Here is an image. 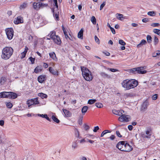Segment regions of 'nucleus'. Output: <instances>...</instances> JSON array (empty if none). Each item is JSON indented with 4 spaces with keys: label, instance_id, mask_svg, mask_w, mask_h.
Segmentation results:
<instances>
[{
    "label": "nucleus",
    "instance_id": "f257e3e1",
    "mask_svg": "<svg viewBox=\"0 0 160 160\" xmlns=\"http://www.w3.org/2000/svg\"><path fill=\"white\" fill-rule=\"evenodd\" d=\"M121 84L123 88L127 90L137 87L138 85V82L137 80L134 79H126L123 81Z\"/></svg>",
    "mask_w": 160,
    "mask_h": 160
},
{
    "label": "nucleus",
    "instance_id": "f03ea898",
    "mask_svg": "<svg viewBox=\"0 0 160 160\" xmlns=\"http://www.w3.org/2000/svg\"><path fill=\"white\" fill-rule=\"evenodd\" d=\"M13 52V50L11 47H6L2 50V58L4 59L7 60L10 58Z\"/></svg>",
    "mask_w": 160,
    "mask_h": 160
},
{
    "label": "nucleus",
    "instance_id": "7ed1b4c3",
    "mask_svg": "<svg viewBox=\"0 0 160 160\" xmlns=\"http://www.w3.org/2000/svg\"><path fill=\"white\" fill-rule=\"evenodd\" d=\"M82 74L84 78L87 81H91L93 77L91 72L87 68L81 67Z\"/></svg>",
    "mask_w": 160,
    "mask_h": 160
},
{
    "label": "nucleus",
    "instance_id": "20e7f679",
    "mask_svg": "<svg viewBox=\"0 0 160 160\" xmlns=\"http://www.w3.org/2000/svg\"><path fill=\"white\" fill-rule=\"evenodd\" d=\"M145 68V67H141L131 69L130 70V71L132 72L134 74H136L137 73L139 74H143L147 72V71L144 70Z\"/></svg>",
    "mask_w": 160,
    "mask_h": 160
},
{
    "label": "nucleus",
    "instance_id": "39448f33",
    "mask_svg": "<svg viewBox=\"0 0 160 160\" xmlns=\"http://www.w3.org/2000/svg\"><path fill=\"white\" fill-rule=\"evenodd\" d=\"M7 38L9 40H11L13 36V30L12 28H8L5 30Z\"/></svg>",
    "mask_w": 160,
    "mask_h": 160
},
{
    "label": "nucleus",
    "instance_id": "423d86ee",
    "mask_svg": "<svg viewBox=\"0 0 160 160\" xmlns=\"http://www.w3.org/2000/svg\"><path fill=\"white\" fill-rule=\"evenodd\" d=\"M6 94L7 98L14 99L17 97V94L12 92H7Z\"/></svg>",
    "mask_w": 160,
    "mask_h": 160
},
{
    "label": "nucleus",
    "instance_id": "0eeeda50",
    "mask_svg": "<svg viewBox=\"0 0 160 160\" xmlns=\"http://www.w3.org/2000/svg\"><path fill=\"white\" fill-rule=\"evenodd\" d=\"M130 116L122 115L119 118L118 120L121 122H128L129 121Z\"/></svg>",
    "mask_w": 160,
    "mask_h": 160
},
{
    "label": "nucleus",
    "instance_id": "6e6552de",
    "mask_svg": "<svg viewBox=\"0 0 160 160\" xmlns=\"http://www.w3.org/2000/svg\"><path fill=\"white\" fill-rule=\"evenodd\" d=\"M125 143V141H120L118 143L116 147L119 150L122 151V149H124Z\"/></svg>",
    "mask_w": 160,
    "mask_h": 160
},
{
    "label": "nucleus",
    "instance_id": "1a4fd4ad",
    "mask_svg": "<svg viewBox=\"0 0 160 160\" xmlns=\"http://www.w3.org/2000/svg\"><path fill=\"white\" fill-rule=\"evenodd\" d=\"M132 148L131 146L127 143H125L124 146V149H122V151L128 152L132 150Z\"/></svg>",
    "mask_w": 160,
    "mask_h": 160
},
{
    "label": "nucleus",
    "instance_id": "9d476101",
    "mask_svg": "<svg viewBox=\"0 0 160 160\" xmlns=\"http://www.w3.org/2000/svg\"><path fill=\"white\" fill-rule=\"evenodd\" d=\"M14 22L16 24L23 23V18L20 16H18L17 18H15Z\"/></svg>",
    "mask_w": 160,
    "mask_h": 160
},
{
    "label": "nucleus",
    "instance_id": "9b49d317",
    "mask_svg": "<svg viewBox=\"0 0 160 160\" xmlns=\"http://www.w3.org/2000/svg\"><path fill=\"white\" fill-rule=\"evenodd\" d=\"M151 135V132L150 130L146 131V134H141V136L143 138H150Z\"/></svg>",
    "mask_w": 160,
    "mask_h": 160
},
{
    "label": "nucleus",
    "instance_id": "f8f14e48",
    "mask_svg": "<svg viewBox=\"0 0 160 160\" xmlns=\"http://www.w3.org/2000/svg\"><path fill=\"white\" fill-rule=\"evenodd\" d=\"M53 40L54 42L58 45H60L61 43V39L59 37L58 35H57Z\"/></svg>",
    "mask_w": 160,
    "mask_h": 160
},
{
    "label": "nucleus",
    "instance_id": "ddd939ff",
    "mask_svg": "<svg viewBox=\"0 0 160 160\" xmlns=\"http://www.w3.org/2000/svg\"><path fill=\"white\" fill-rule=\"evenodd\" d=\"M78 140H75L72 142V150H75L78 148Z\"/></svg>",
    "mask_w": 160,
    "mask_h": 160
},
{
    "label": "nucleus",
    "instance_id": "4468645a",
    "mask_svg": "<svg viewBox=\"0 0 160 160\" xmlns=\"http://www.w3.org/2000/svg\"><path fill=\"white\" fill-rule=\"evenodd\" d=\"M149 103L147 100H146L143 103L142 105V110L145 111L147 109V107Z\"/></svg>",
    "mask_w": 160,
    "mask_h": 160
},
{
    "label": "nucleus",
    "instance_id": "2eb2a0df",
    "mask_svg": "<svg viewBox=\"0 0 160 160\" xmlns=\"http://www.w3.org/2000/svg\"><path fill=\"white\" fill-rule=\"evenodd\" d=\"M62 110L66 117H69L71 116L72 113L68 110L64 108L62 109Z\"/></svg>",
    "mask_w": 160,
    "mask_h": 160
},
{
    "label": "nucleus",
    "instance_id": "dca6fc26",
    "mask_svg": "<svg viewBox=\"0 0 160 160\" xmlns=\"http://www.w3.org/2000/svg\"><path fill=\"white\" fill-rule=\"evenodd\" d=\"M112 112L114 114L118 116H122V113L124 112V111L122 110L120 111H117L114 110L112 111Z\"/></svg>",
    "mask_w": 160,
    "mask_h": 160
},
{
    "label": "nucleus",
    "instance_id": "f3484780",
    "mask_svg": "<svg viewBox=\"0 0 160 160\" xmlns=\"http://www.w3.org/2000/svg\"><path fill=\"white\" fill-rule=\"evenodd\" d=\"M48 69L50 72L53 75H58V72L56 70L52 68L51 67H49Z\"/></svg>",
    "mask_w": 160,
    "mask_h": 160
},
{
    "label": "nucleus",
    "instance_id": "a211bd4d",
    "mask_svg": "<svg viewBox=\"0 0 160 160\" xmlns=\"http://www.w3.org/2000/svg\"><path fill=\"white\" fill-rule=\"evenodd\" d=\"M56 36V32L55 31H52L47 36L50 37L51 39H53Z\"/></svg>",
    "mask_w": 160,
    "mask_h": 160
},
{
    "label": "nucleus",
    "instance_id": "6ab92c4d",
    "mask_svg": "<svg viewBox=\"0 0 160 160\" xmlns=\"http://www.w3.org/2000/svg\"><path fill=\"white\" fill-rule=\"evenodd\" d=\"M45 80V76L43 75H40L38 78V81L40 83H42Z\"/></svg>",
    "mask_w": 160,
    "mask_h": 160
},
{
    "label": "nucleus",
    "instance_id": "aec40b11",
    "mask_svg": "<svg viewBox=\"0 0 160 160\" xmlns=\"http://www.w3.org/2000/svg\"><path fill=\"white\" fill-rule=\"evenodd\" d=\"M33 7L36 10H39L40 8L39 3L34 2L33 4Z\"/></svg>",
    "mask_w": 160,
    "mask_h": 160
},
{
    "label": "nucleus",
    "instance_id": "412c9836",
    "mask_svg": "<svg viewBox=\"0 0 160 160\" xmlns=\"http://www.w3.org/2000/svg\"><path fill=\"white\" fill-rule=\"evenodd\" d=\"M49 55L50 56V57L54 60L55 61L57 60V58L56 57V54L54 52H52L49 53Z\"/></svg>",
    "mask_w": 160,
    "mask_h": 160
},
{
    "label": "nucleus",
    "instance_id": "4be33fe9",
    "mask_svg": "<svg viewBox=\"0 0 160 160\" xmlns=\"http://www.w3.org/2000/svg\"><path fill=\"white\" fill-rule=\"evenodd\" d=\"M146 43V41L144 39H142L141 40L140 43L137 45V47L138 48L141 47L143 45H145Z\"/></svg>",
    "mask_w": 160,
    "mask_h": 160
},
{
    "label": "nucleus",
    "instance_id": "5701e85b",
    "mask_svg": "<svg viewBox=\"0 0 160 160\" xmlns=\"http://www.w3.org/2000/svg\"><path fill=\"white\" fill-rule=\"evenodd\" d=\"M83 30L82 28L78 33V37L81 39L83 38Z\"/></svg>",
    "mask_w": 160,
    "mask_h": 160
},
{
    "label": "nucleus",
    "instance_id": "b1692460",
    "mask_svg": "<svg viewBox=\"0 0 160 160\" xmlns=\"http://www.w3.org/2000/svg\"><path fill=\"white\" fill-rule=\"evenodd\" d=\"M42 68L41 66H38L35 69L34 72L36 73H38L42 71Z\"/></svg>",
    "mask_w": 160,
    "mask_h": 160
},
{
    "label": "nucleus",
    "instance_id": "393cba45",
    "mask_svg": "<svg viewBox=\"0 0 160 160\" xmlns=\"http://www.w3.org/2000/svg\"><path fill=\"white\" fill-rule=\"evenodd\" d=\"M38 96L40 97L42 99L46 98L48 97L47 95L42 92L38 93Z\"/></svg>",
    "mask_w": 160,
    "mask_h": 160
},
{
    "label": "nucleus",
    "instance_id": "a878e982",
    "mask_svg": "<svg viewBox=\"0 0 160 160\" xmlns=\"http://www.w3.org/2000/svg\"><path fill=\"white\" fill-rule=\"evenodd\" d=\"M100 75L104 78H110V76L109 75L104 72H101Z\"/></svg>",
    "mask_w": 160,
    "mask_h": 160
},
{
    "label": "nucleus",
    "instance_id": "bb28decb",
    "mask_svg": "<svg viewBox=\"0 0 160 160\" xmlns=\"http://www.w3.org/2000/svg\"><path fill=\"white\" fill-rule=\"evenodd\" d=\"M54 10L53 9L52 10V12H53V15L54 17H55V19L57 20L58 21L59 20V18L58 17V13L59 12H58L57 13H54Z\"/></svg>",
    "mask_w": 160,
    "mask_h": 160
},
{
    "label": "nucleus",
    "instance_id": "cd10ccee",
    "mask_svg": "<svg viewBox=\"0 0 160 160\" xmlns=\"http://www.w3.org/2000/svg\"><path fill=\"white\" fill-rule=\"evenodd\" d=\"M88 107L87 106H84L83 107L82 109V112L83 114H84L87 111Z\"/></svg>",
    "mask_w": 160,
    "mask_h": 160
},
{
    "label": "nucleus",
    "instance_id": "c85d7f7f",
    "mask_svg": "<svg viewBox=\"0 0 160 160\" xmlns=\"http://www.w3.org/2000/svg\"><path fill=\"white\" fill-rule=\"evenodd\" d=\"M116 16L117 18L119 20H122V18H123V15L122 14H119V13H117L116 14Z\"/></svg>",
    "mask_w": 160,
    "mask_h": 160
},
{
    "label": "nucleus",
    "instance_id": "c756f323",
    "mask_svg": "<svg viewBox=\"0 0 160 160\" xmlns=\"http://www.w3.org/2000/svg\"><path fill=\"white\" fill-rule=\"evenodd\" d=\"M7 92H2L0 93V98H7V96H6Z\"/></svg>",
    "mask_w": 160,
    "mask_h": 160
},
{
    "label": "nucleus",
    "instance_id": "7c9ffc66",
    "mask_svg": "<svg viewBox=\"0 0 160 160\" xmlns=\"http://www.w3.org/2000/svg\"><path fill=\"white\" fill-rule=\"evenodd\" d=\"M27 104L28 105L29 107L31 105H33L32 99L28 100L27 102Z\"/></svg>",
    "mask_w": 160,
    "mask_h": 160
},
{
    "label": "nucleus",
    "instance_id": "2f4dec72",
    "mask_svg": "<svg viewBox=\"0 0 160 160\" xmlns=\"http://www.w3.org/2000/svg\"><path fill=\"white\" fill-rule=\"evenodd\" d=\"M52 118L53 120L57 123H58L60 122V121L54 115H52Z\"/></svg>",
    "mask_w": 160,
    "mask_h": 160
},
{
    "label": "nucleus",
    "instance_id": "473e14b6",
    "mask_svg": "<svg viewBox=\"0 0 160 160\" xmlns=\"http://www.w3.org/2000/svg\"><path fill=\"white\" fill-rule=\"evenodd\" d=\"M32 101L33 103V105H37L39 103V102L38 101V99L37 98L32 99Z\"/></svg>",
    "mask_w": 160,
    "mask_h": 160
},
{
    "label": "nucleus",
    "instance_id": "72a5a7b5",
    "mask_svg": "<svg viewBox=\"0 0 160 160\" xmlns=\"http://www.w3.org/2000/svg\"><path fill=\"white\" fill-rule=\"evenodd\" d=\"M147 39L148 43H150L152 41V38L151 36L149 35H148L147 36Z\"/></svg>",
    "mask_w": 160,
    "mask_h": 160
},
{
    "label": "nucleus",
    "instance_id": "f704fd0d",
    "mask_svg": "<svg viewBox=\"0 0 160 160\" xmlns=\"http://www.w3.org/2000/svg\"><path fill=\"white\" fill-rule=\"evenodd\" d=\"M39 4L40 8H43L48 6V4L47 3L44 4L43 3L39 2Z\"/></svg>",
    "mask_w": 160,
    "mask_h": 160
},
{
    "label": "nucleus",
    "instance_id": "c9c22d12",
    "mask_svg": "<svg viewBox=\"0 0 160 160\" xmlns=\"http://www.w3.org/2000/svg\"><path fill=\"white\" fill-rule=\"evenodd\" d=\"M96 101V99H89L88 100V103L89 104H92L94 103Z\"/></svg>",
    "mask_w": 160,
    "mask_h": 160
},
{
    "label": "nucleus",
    "instance_id": "e433bc0d",
    "mask_svg": "<svg viewBox=\"0 0 160 160\" xmlns=\"http://www.w3.org/2000/svg\"><path fill=\"white\" fill-rule=\"evenodd\" d=\"M91 21L93 24H95L96 22V19L95 17L92 16L91 17Z\"/></svg>",
    "mask_w": 160,
    "mask_h": 160
},
{
    "label": "nucleus",
    "instance_id": "4c0bfd02",
    "mask_svg": "<svg viewBox=\"0 0 160 160\" xmlns=\"http://www.w3.org/2000/svg\"><path fill=\"white\" fill-rule=\"evenodd\" d=\"M153 31L154 33L160 36V30L157 29H153Z\"/></svg>",
    "mask_w": 160,
    "mask_h": 160
},
{
    "label": "nucleus",
    "instance_id": "58836bf2",
    "mask_svg": "<svg viewBox=\"0 0 160 160\" xmlns=\"http://www.w3.org/2000/svg\"><path fill=\"white\" fill-rule=\"evenodd\" d=\"M110 132H111L110 131H109L108 130H105L102 132V133L101 134V137H102L104 136V135L106 134L107 133Z\"/></svg>",
    "mask_w": 160,
    "mask_h": 160
},
{
    "label": "nucleus",
    "instance_id": "ea45409f",
    "mask_svg": "<svg viewBox=\"0 0 160 160\" xmlns=\"http://www.w3.org/2000/svg\"><path fill=\"white\" fill-rule=\"evenodd\" d=\"M96 106L98 108H102L103 107V104L101 103L98 102L95 104Z\"/></svg>",
    "mask_w": 160,
    "mask_h": 160
},
{
    "label": "nucleus",
    "instance_id": "a19ab883",
    "mask_svg": "<svg viewBox=\"0 0 160 160\" xmlns=\"http://www.w3.org/2000/svg\"><path fill=\"white\" fill-rule=\"evenodd\" d=\"M160 54V51H157L152 54L153 57H156L157 55H159Z\"/></svg>",
    "mask_w": 160,
    "mask_h": 160
},
{
    "label": "nucleus",
    "instance_id": "79ce46f5",
    "mask_svg": "<svg viewBox=\"0 0 160 160\" xmlns=\"http://www.w3.org/2000/svg\"><path fill=\"white\" fill-rule=\"evenodd\" d=\"M155 13L154 11H150L148 12V14L150 16H154L155 15Z\"/></svg>",
    "mask_w": 160,
    "mask_h": 160
},
{
    "label": "nucleus",
    "instance_id": "37998d69",
    "mask_svg": "<svg viewBox=\"0 0 160 160\" xmlns=\"http://www.w3.org/2000/svg\"><path fill=\"white\" fill-rule=\"evenodd\" d=\"M119 43L123 46H124L126 45V43L122 40H120L119 41Z\"/></svg>",
    "mask_w": 160,
    "mask_h": 160
},
{
    "label": "nucleus",
    "instance_id": "c03bdc74",
    "mask_svg": "<svg viewBox=\"0 0 160 160\" xmlns=\"http://www.w3.org/2000/svg\"><path fill=\"white\" fill-rule=\"evenodd\" d=\"M154 43L155 45H156L158 42V38L155 36L154 40Z\"/></svg>",
    "mask_w": 160,
    "mask_h": 160
},
{
    "label": "nucleus",
    "instance_id": "a18cd8bd",
    "mask_svg": "<svg viewBox=\"0 0 160 160\" xmlns=\"http://www.w3.org/2000/svg\"><path fill=\"white\" fill-rule=\"evenodd\" d=\"M133 94L132 93H125L124 94V96L127 98L130 97H131L132 96Z\"/></svg>",
    "mask_w": 160,
    "mask_h": 160
},
{
    "label": "nucleus",
    "instance_id": "49530a36",
    "mask_svg": "<svg viewBox=\"0 0 160 160\" xmlns=\"http://www.w3.org/2000/svg\"><path fill=\"white\" fill-rule=\"evenodd\" d=\"M6 106L8 108H11L12 106V103L9 102L7 103Z\"/></svg>",
    "mask_w": 160,
    "mask_h": 160
},
{
    "label": "nucleus",
    "instance_id": "de8ad7c7",
    "mask_svg": "<svg viewBox=\"0 0 160 160\" xmlns=\"http://www.w3.org/2000/svg\"><path fill=\"white\" fill-rule=\"evenodd\" d=\"M5 81V79L4 78H2L1 79L0 83L1 84H3Z\"/></svg>",
    "mask_w": 160,
    "mask_h": 160
},
{
    "label": "nucleus",
    "instance_id": "09e8293b",
    "mask_svg": "<svg viewBox=\"0 0 160 160\" xmlns=\"http://www.w3.org/2000/svg\"><path fill=\"white\" fill-rule=\"evenodd\" d=\"M27 7V4L26 3H24L20 6V8H24Z\"/></svg>",
    "mask_w": 160,
    "mask_h": 160
},
{
    "label": "nucleus",
    "instance_id": "8fccbe9b",
    "mask_svg": "<svg viewBox=\"0 0 160 160\" xmlns=\"http://www.w3.org/2000/svg\"><path fill=\"white\" fill-rule=\"evenodd\" d=\"M159 25V24L158 23H153L152 24L151 26L153 27H158Z\"/></svg>",
    "mask_w": 160,
    "mask_h": 160
},
{
    "label": "nucleus",
    "instance_id": "3c124183",
    "mask_svg": "<svg viewBox=\"0 0 160 160\" xmlns=\"http://www.w3.org/2000/svg\"><path fill=\"white\" fill-rule=\"evenodd\" d=\"M105 2H103L102 4H101L100 5V10H101L103 7L105 6Z\"/></svg>",
    "mask_w": 160,
    "mask_h": 160
},
{
    "label": "nucleus",
    "instance_id": "603ef678",
    "mask_svg": "<svg viewBox=\"0 0 160 160\" xmlns=\"http://www.w3.org/2000/svg\"><path fill=\"white\" fill-rule=\"evenodd\" d=\"M29 59H30V61L32 62V64H33L34 63V61H35V58H33L32 57H31L29 58Z\"/></svg>",
    "mask_w": 160,
    "mask_h": 160
},
{
    "label": "nucleus",
    "instance_id": "864d4df0",
    "mask_svg": "<svg viewBox=\"0 0 160 160\" xmlns=\"http://www.w3.org/2000/svg\"><path fill=\"white\" fill-rule=\"evenodd\" d=\"M99 129V127L98 126L95 127L93 130V131L94 132H96Z\"/></svg>",
    "mask_w": 160,
    "mask_h": 160
},
{
    "label": "nucleus",
    "instance_id": "5fc2aeb1",
    "mask_svg": "<svg viewBox=\"0 0 160 160\" xmlns=\"http://www.w3.org/2000/svg\"><path fill=\"white\" fill-rule=\"evenodd\" d=\"M157 98H158V94H155L153 95L152 97V100H155Z\"/></svg>",
    "mask_w": 160,
    "mask_h": 160
},
{
    "label": "nucleus",
    "instance_id": "6e6d98bb",
    "mask_svg": "<svg viewBox=\"0 0 160 160\" xmlns=\"http://www.w3.org/2000/svg\"><path fill=\"white\" fill-rule=\"evenodd\" d=\"M26 53H25L24 52H22V53H21V58H24L25 56H26Z\"/></svg>",
    "mask_w": 160,
    "mask_h": 160
},
{
    "label": "nucleus",
    "instance_id": "4d7b16f0",
    "mask_svg": "<svg viewBox=\"0 0 160 160\" xmlns=\"http://www.w3.org/2000/svg\"><path fill=\"white\" fill-rule=\"evenodd\" d=\"M53 2L55 4V5L56 8L58 9V2L57 0H53Z\"/></svg>",
    "mask_w": 160,
    "mask_h": 160
},
{
    "label": "nucleus",
    "instance_id": "13d9d810",
    "mask_svg": "<svg viewBox=\"0 0 160 160\" xmlns=\"http://www.w3.org/2000/svg\"><path fill=\"white\" fill-rule=\"evenodd\" d=\"M116 134L117 135L119 138L122 137V136L121 135L119 132L118 131H117L116 132Z\"/></svg>",
    "mask_w": 160,
    "mask_h": 160
},
{
    "label": "nucleus",
    "instance_id": "bf43d9fd",
    "mask_svg": "<svg viewBox=\"0 0 160 160\" xmlns=\"http://www.w3.org/2000/svg\"><path fill=\"white\" fill-rule=\"evenodd\" d=\"M108 69L112 72H115L118 71L117 69L114 68H109Z\"/></svg>",
    "mask_w": 160,
    "mask_h": 160
},
{
    "label": "nucleus",
    "instance_id": "052dcab7",
    "mask_svg": "<svg viewBox=\"0 0 160 160\" xmlns=\"http://www.w3.org/2000/svg\"><path fill=\"white\" fill-rule=\"evenodd\" d=\"M89 128V127L88 125L86 124L84 125V128L86 130H88Z\"/></svg>",
    "mask_w": 160,
    "mask_h": 160
},
{
    "label": "nucleus",
    "instance_id": "680f3d73",
    "mask_svg": "<svg viewBox=\"0 0 160 160\" xmlns=\"http://www.w3.org/2000/svg\"><path fill=\"white\" fill-rule=\"evenodd\" d=\"M94 38H95V41L97 42H98V43H99V39L98 38V37L96 36H95Z\"/></svg>",
    "mask_w": 160,
    "mask_h": 160
},
{
    "label": "nucleus",
    "instance_id": "e2e57ef3",
    "mask_svg": "<svg viewBox=\"0 0 160 160\" xmlns=\"http://www.w3.org/2000/svg\"><path fill=\"white\" fill-rule=\"evenodd\" d=\"M110 30L111 31L112 33L113 34H115V31L114 28H110Z\"/></svg>",
    "mask_w": 160,
    "mask_h": 160
},
{
    "label": "nucleus",
    "instance_id": "0e129e2a",
    "mask_svg": "<svg viewBox=\"0 0 160 160\" xmlns=\"http://www.w3.org/2000/svg\"><path fill=\"white\" fill-rule=\"evenodd\" d=\"M115 138V137L114 135H112L109 138L111 140H113Z\"/></svg>",
    "mask_w": 160,
    "mask_h": 160
},
{
    "label": "nucleus",
    "instance_id": "69168bd1",
    "mask_svg": "<svg viewBox=\"0 0 160 160\" xmlns=\"http://www.w3.org/2000/svg\"><path fill=\"white\" fill-rule=\"evenodd\" d=\"M132 128L133 127L132 125H129L128 126V129L130 131H131L132 130Z\"/></svg>",
    "mask_w": 160,
    "mask_h": 160
},
{
    "label": "nucleus",
    "instance_id": "338daca9",
    "mask_svg": "<svg viewBox=\"0 0 160 160\" xmlns=\"http://www.w3.org/2000/svg\"><path fill=\"white\" fill-rule=\"evenodd\" d=\"M25 115L27 116L28 117H31L32 116H33L34 114L32 113H28Z\"/></svg>",
    "mask_w": 160,
    "mask_h": 160
},
{
    "label": "nucleus",
    "instance_id": "774afa93",
    "mask_svg": "<svg viewBox=\"0 0 160 160\" xmlns=\"http://www.w3.org/2000/svg\"><path fill=\"white\" fill-rule=\"evenodd\" d=\"M148 19L146 18H144L142 19V22H146L148 21Z\"/></svg>",
    "mask_w": 160,
    "mask_h": 160
}]
</instances>
